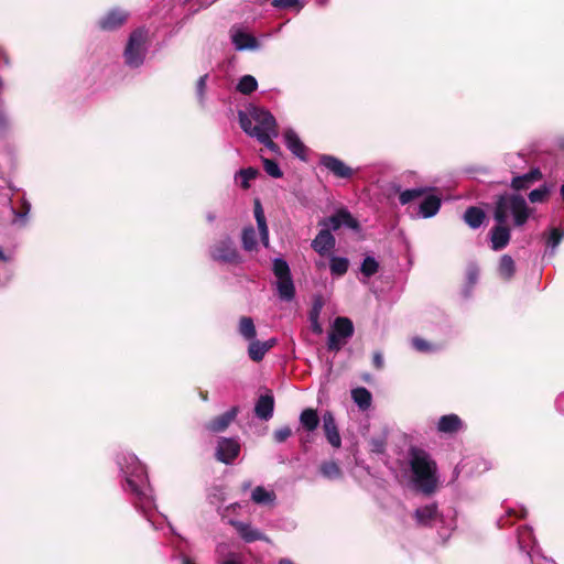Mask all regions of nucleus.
Returning a JSON list of instances; mask_svg holds the SVG:
<instances>
[{"label":"nucleus","instance_id":"obj_31","mask_svg":"<svg viewBox=\"0 0 564 564\" xmlns=\"http://www.w3.org/2000/svg\"><path fill=\"white\" fill-rule=\"evenodd\" d=\"M437 514L435 505H427L415 510V519L419 524H429Z\"/></svg>","mask_w":564,"mask_h":564},{"label":"nucleus","instance_id":"obj_39","mask_svg":"<svg viewBox=\"0 0 564 564\" xmlns=\"http://www.w3.org/2000/svg\"><path fill=\"white\" fill-rule=\"evenodd\" d=\"M258 175V170L253 167L242 169L236 174V181L245 189L249 188V182Z\"/></svg>","mask_w":564,"mask_h":564},{"label":"nucleus","instance_id":"obj_7","mask_svg":"<svg viewBox=\"0 0 564 564\" xmlns=\"http://www.w3.org/2000/svg\"><path fill=\"white\" fill-rule=\"evenodd\" d=\"M319 226L322 227V229H327L329 232L332 230L339 229L341 226L355 230L359 228L358 221L346 209H340L330 217L324 218L323 220L319 221Z\"/></svg>","mask_w":564,"mask_h":564},{"label":"nucleus","instance_id":"obj_14","mask_svg":"<svg viewBox=\"0 0 564 564\" xmlns=\"http://www.w3.org/2000/svg\"><path fill=\"white\" fill-rule=\"evenodd\" d=\"M335 237L327 229H321L312 241V248L319 254L324 256L330 252L335 247Z\"/></svg>","mask_w":564,"mask_h":564},{"label":"nucleus","instance_id":"obj_8","mask_svg":"<svg viewBox=\"0 0 564 564\" xmlns=\"http://www.w3.org/2000/svg\"><path fill=\"white\" fill-rule=\"evenodd\" d=\"M319 164L339 178H350L354 170L336 156L324 154L319 158Z\"/></svg>","mask_w":564,"mask_h":564},{"label":"nucleus","instance_id":"obj_16","mask_svg":"<svg viewBox=\"0 0 564 564\" xmlns=\"http://www.w3.org/2000/svg\"><path fill=\"white\" fill-rule=\"evenodd\" d=\"M274 411V399L270 393L260 395L254 405V414L260 420L268 421Z\"/></svg>","mask_w":564,"mask_h":564},{"label":"nucleus","instance_id":"obj_29","mask_svg":"<svg viewBox=\"0 0 564 564\" xmlns=\"http://www.w3.org/2000/svg\"><path fill=\"white\" fill-rule=\"evenodd\" d=\"M332 333L337 334V336L347 340L354 334V325L347 317H337L334 322V328Z\"/></svg>","mask_w":564,"mask_h":564},{"label":"nucleus","instance_id":"obj_37","mask_svg":"<svg viewBox=\"0 0 564 564\" xmlns=\"http://www.w3.org/2000/svg\"><path fill=\"white\" fill-rule=\"evenodd\" d=\"M349 262L343 257H332L329 262L330 272L334 275H344L348 270Z\"/></svg>","mask_w":564,"mask_h":564},{"label":"nucleus","instance_id":"obj_54","mask_svg":"<svg viewBox=\"0 0 564 564\" xmlns=\"http://www.w3.org/2000/svg\"><path fill=\"white\" fill-rule=\"evenodd\" d=\"M9 126V119L2 107H0V135H3L8 131Z\"/></svg>","mask_w":564,"mask_h":564},{"label":"nucleus","instance_id":"obj_17","mask_svg":"<svg viewBox=\"0 0 564 564\" xmlns=\"http://www.w3.org/2000/svg\"><path fill=\"white\" fill-rule=\"evenodd\" d=\"M238 414V408L234 406L221 415L217 416L213 421L206 424V429L213 433H219L225 431L229 424L236 419Z\"/></svg>","mask_w":564,"mask_h":564},{"label":"nucleus","instance_id":"obj_26","mask_svg":"<svg viewBox=\"0 0 564 564\" xmlns=\"http://www.w3.org/2000/svg\"><path fill=\"white\" fill-rule=\"evenodd\" d=\"M278 295L282 301L290 302L295 296V288L292 276L276 280Z\"/></svg>","mask_w":564,"mask_h":564},{"label":"nucleus","instance_id":"obj_51","mask_svg":"<svg viewBox=\"0 0 564 564\" xmlns=\"http://www.w3.org/2000/svg\"><path fill=\"white\" fill-rule=\"evenodd\" d=\"M272 6L278 9H290L297 7V11L302 9V4H300V0H273Z\"/></svg>","mask_w":564,"mask_h":564},{"label":"nucleus","instance_id":"obj_47","mask_svg":"<svg viewBox=\"0 0 564 564\" xmlns=\"http://www.w3.org/2000/svg\"><path fill=\"white\" fill-rule=\"evenodd\" d=\"M264 171L272 177L279 178L282 176V172L276 162L270 159H263Z\"/></svg>","mask_w":564,"mask_h":564},{"label":"nucleus","instance_id":"obj_11","mask_svg":"<svg viewBox=\"0 0 564 564\" xmlns=\"http://www.w3.org/2000/svg\"><path fill=\"white\" fill-rule=\"evenodd\" d=\"M322 422L327 442L334 448H339L341 446V437L334 414L330 411H326L322 416Z\"/></svg>","mask_w":564,"mask_h":564},{"label":"nucleus","instance_id":"obj_59","mask_svg":"<svg viewBox=\"0 0 564 564\" xmlns=\"http://www.w3.org/2000/svg\"><path fill=\"white\" fill-rule=\"evenodd\" d=\"M251 485H252V482L250 480L243 481L242 485H241V489L243 491H247V490H249L251 488Z\"/></svg>","mask_w":564,"mask_h":564},{"label":"nucleus","instance_id":"obj_12","mask_svg":"<svg viewBox=\"0 0 564 564\" xmlns=\"http://www.w3.org/2000/svg\"><path fill=\"white\" fill-rule=\"evenodd\" d=\"M231 41L237 51L257 50L259 47L257 39L240 28L231 29Z\"/></svg>","mask_w":564,"mask_h":564},{"label":"nucleus","instance_id":"obj_55","mask_svg":"<svg viewBox=\"0 0 564 564\" xmlns=\"http://www.w3.org/2000/svg\"><path fill=\"white\" fill-rule=\"evenodd\" d=\"M372 364L377 369L383 368L384 361H383V357H382L381 352L377 351L373 354Z\"/></svg>","mask_w":564,"mask_h":564},{"label":"nucleus","instance_id":"obj_22","mask_svg":"<svg viewBox=\"0 0 564 564\" xmlns=\"http://www.w3.org/2000/svg\"><path fill=\"white\" fill-rule=\"evenodd\" d=\"M463 429V421L456 414H447L440 417L437 431L440 433L453 434Z\"/></svg>","mask_w":564,"mask_h":564},{"label":"nucleus","instance_id":"obj_40","mask_svg":"<svg viewBox=\"0 0 564 564\" xmlns=\"http://www.w3.org/2000/svg\"><path fill=\"white\" fill-rule=\"evenodd\" d=\"M321 473L327 479H337L341 476V470L335 462H324L321 465Z\"/></svg>","mask_w":564,"mask_h":564},{"label":"nucleus","instance_id":"obj_13","mask_svg":"<svg viewBox=\"0 0 564 564\" xmlns=\"http://www.w3.org/2000/svg\"><path fill=\"white\" fill-rule=\"evenodd\" d=\"M510 241V229L506 224L497 223L490 230L491 248L495 251L501 250L508 246Z\"/></svg>","mask_w":564,"mask_h":564},{"label":"nucleus","instance_id":"obj_19","mask_svg":"<svg viewBox=\"0 0 564 564\" xmlns=\"http://www.w3.org/2000/svg\"><path fill=\"white\" fill-rule=\"evenodd\" d=\"M441 198L436 195H427L419 205L417 216L421 218H431L435 216L441 208Z\"/></svg>","mask_w":564,"mask_h":564},{"label":"nucleus","instance_id":"obj_53","mask_svg":"<svg viewBox=\"0 0 564 564\" xmlns=\"http://www.w3.org/2000/svg\"><path fill=\"white\" fill-rule=\"evenodd\" d=\"M386 448V442L382 438H372L370 441V451L376 454H382Z\"/></svg>","mask_w":564,"mask_h":564},{"label":"nucleus","instance_id":"obj_41","mask_svg":"<svg viewBox=\"0 0 564 564\" xmlns=\"http://www.w3.org/2000/svg\"><path fill=\"white\" fill-rule=\"evenodd\" d=\"M273 273L276 276V280L285 279L291 276V271L288 262L281 258H275L273 260Z\"/></svg>","mask_w":564,"mask_h":564},{"label":"nucleus","instance_id":"obj_45","mask_svg":"<svg viewBox=\"0 0 564 564\" xmlns=\"http://www.w3.org/2000/svg\"><path fill=\"white\" fill-rule=\"evenodd\" d=\"M550 193L551 187L547 185H542L529 193V199L531 203H542L546 199Z\"/></svg>","mask_w":564,"mask_h":564},{"label":"nucleus","instance_id":"obj_56","mask_svg":"<svg viewBox=\"0 0 564 564\" xmlns=\"http://www.w3.org/2000/svg\"><path fill=\"white\" fill-rule=\"evenodd\" d=\"M556 408L560 412L564 413V393L557 398Z\"/></svg>","mask_w":564,"mask_h":564},{"label":"nucleus","instance_id":"obj_2","mask_svg":"<svg viewBox=\"0 0 564 564\" xmlns=\"http://www.w3.org/2000/svg\"><path fill=\"white\" fill-rule=\"evenodd\" d=\"M525 199L518 194H503L496 202L494 218L499 224H506L510 218L514 226H523L531 215Z\"/></svg>","mask_w":564,"mask_h":564},{"label":"nucleus","instance_id":"obj_23","mask_svg":"<svg viewBox=\"0 0 564 564\" xmlns=\"http://www.w3.org/2000/svg\"><path fill=\"white\" fill-rule=\"evenodd\" d=\"M253 212H254V218H256V221L258 225L261 242L265 248H268L269 243H270L269 228L267 225L263 208L261 206V203L258 199H256V202H254V210Z\"/></svg>","mask_w":564,"mask_h":564},{"label":"nucleus","instance_id":"obj_44","mask_svg":"<svg viewBox=\"0 0 564 564\" xmlns=\"http://www.w3.org/2000/svg\"><path fill=\"white\" fill-rule=\"evenodd\" d=\"M378 269H379L378 261L373 257H369V256L364 259L361 267H360L361 273L367 278H370L375 273H377Z\"/></svg>","mask_w":564,"mask_h":564},{"label":"nucleus","instance_id":"obj_6","mask_svg":"<svg viewBox=\"0 0 564 564\" xmlns=\"http://www.w3.org/2000/svg\"><path fill=\"white\" fill-rule=\"evenodd\" d=\"M210 256L214 260L224 263L239 264L242 261L234 241L229 237L214 245L210 249Z\"/></svg>","mask_w":564,"mask_h":564},{"label":"nucleus","instance_id":"obj_43","mask_svg":"<svg viewBox=\"0 0 564 564\" xmlns=\"http://www.w3.org/2000/svg\"><path fill=\"white\" fill-rule=\"evenodd\" d=\"M564 238V230L558 228H551L546 238V245L551 249V252L554 253L555 249Z\"/></svg>","mask_w":564,"mask_h":564},{"label":"nucleus","instance_id":"obj_57","mask_svg":"<svg viewBox=\"0 0 564 564\" xmlns=\"http://www.w3.org/2000/svg\"><path fill=\"white\" fill-rule=\"evenodd\" d=\"M508 514H509V516H511V514H516V516H517V517H519V518H524V517H525V514H527V511H525L524 509H522V508H521L519 511H518V510L512 509V510H509V511H508Z\"/></svg>","mask_w":564,"mask_h":564},{"label":"nucleus","instance_id":"obj_62","mask_svg":"<svg viewBox=\"0 0 564 564\" xmlns=\"http://www.w3.org/2000/svg\"><path fill=\"white\" fill-rule=\"evenodd\" d=\"M182 562H183V564H194V563L192 562V560H191L189 557L185 556V555H184V556H182Z\"/></svg>","mask_w":564,"mask_h":564},{"label":"nucleus","instance_id":"obj_42","mask_svg":"<svg viewBox=\"0 0 564 564\" xmlns=\"http://www.w3.org/2000/svg\"><path fill=\"white\" fill-rule=\"evenodd\" d=\"M321 310H322V303L316 302V303H314V305L310 312L311 328L315 334H321L323 332L322 325L318 322Z\"/></svg>","mask_w":564,"mask_h":564},{"label":"nucleus","instance_id":"obj_5","mask_svg":"<svg viewBox=\"0 0 564 564\" xmlns=\"http://www.w3.org/2000/svg\"><path fill=\"white\" fill-rule=\"evenodd\" d=\"M147 40L148 31L144 29H137L130 34L123 53L124 63L129 67L137 68L143 64L147 54Z\"/></svg>","mask_w":564,"mask_h":564},{"label":"nucleus","instance_id":"obj_4","mask_svg":"<svg viewBox=\"0 0 564 564\" xmlns=\"http://www.w3.org/2000/svg\"><path fill=\"white\" fill-rule=\"evenodd\" d=\"M239 123L248 135L256 139L262 138V134H274L278 131L275 118L263 108L252 107L248 112L239 111Z\"/></svg>","mask_w":564,"mask_h":564},{"label":"nucleus","instance_id":"obj_64","mask_svg":"<svg viewBox=\"0 0 564 564\" xmlns=\"http://www.w3.org/2000/svg\"><path fill=\"white\" fill-rule=\"evenodd\" d=\"M544 564H556V563L552 560H544Z\"/></svg>","mask_w":564,"mask_h":564},{"label":"nucleus","instance_id":"obj_30","mask_svg":"<svg viewBox=\"0 0 564 564\" xmlns=\"http://www.w3.org/2000/svg\"><path fill=\"white\" fill-rule=\"evenodd\" d=\"M351 398L358 408L362 411L368 410L371 405L372 395L369 390L364 387L352 389Z\"/></svg>","mask_w":564,"mask_h":564},{"label":"nucleus","instance_id":"obj_50","mask_svg":"<svg viewBox=\"0 0 564 564\" xmlns=\"http://www.w3.org/2000/svg\"><path fill=\"white\" fill-rule=\"evenodd\" d=\"M278 134V131H275L274 134H262V138L257 140L264 144L271 152L278 153L280 149L278 144L273 142V138H276Z\"/></svg>","mask_w":564,"mask_h":564},{"label":"nucleus","instance_id":"obj_60","mask_svg":"<svg viewBox=\"0 0 564 564\" xmlns=\"http://www.w3.org/2000/svg\"><path fill=\"white\" fill-rule=\"evenodd\" d=\"M10 258L4 254L2 248L0 247V261H8Z\"/></svg>","mask_w":564,"mask_h":564},{"label":"nucleus","instance_id":"obj_21","mask_svg":"<svg viewBox=\"0 0 564 564\" xmlns=\"http://www.w3.org/2000/svg\"><path fill=\"white\" fill-rule=\"evenodd\" d=\"M249 347H248V355L249 358L253 361H260L263 359L265 354L274 346L275 340L269 339L267 341H260L256 338L252 340H249Z\"/></svg>","mask_w":564,"mask_h":564},{"label":"nucleus","instance_id":"obj_10","mask_svg":"<svg viewBox=\"0 0 564 564\" xmlns=\"http://www.w3.org/2000/svg\"><path fill=\"white\" fill-rule=\"evenodd\" d=\"M240 453V445L234 438H221L218 442L216 457L219 462L230 464Z\"/></svg>","mask_w":564,"mask_h":564},{"label":"nucleus","instance_id":"obj_28","mask_svg":"<svg viewBox=\"0 0 564 564\" xmlns=\"http://www.w3.org/2000/svg\"><path fill=\"white\" fill-rule=\"evenodd\" d=\"M464 221L473 229L479 228L485 220V213L479 207H469L464 213Z\"/></svg>","mask_w":564,"mask_h":564},{"label":"nucleus","instance_id":"obj_38","mask_svg":"<svg viewBox=\"0 0 564 564\" xmlns=\"http://www.w3.org/2000/svg\"><path fill=\"white\" fill-rule=\"evenodd\" d=\"M426 189L423 187H416L400 192L399 200L401 205H406L425 194Z\"/></svg>","mask_w":564,"mask_h":564},{"label":"nucleus","instance_id":"obj_32","mask_svg":"<svg viewBox=\"0 0 564 564\" xmlns=\"http://www.w3.org/2000/svg\"><path fill=\"white\" fill-rule=\"evenodd\" d=\"M242 247L246 251H254L258 247L257 231L252 226L245 227L241 234Z\"/></svg>","mask_w":564,"mask_h":564},{"label":"nucleus","instance_id":"obj_27","mask_svg":"<svg viewBox=\"0 0 564 564\" xmlns=\"http://www.w3.org/2000/svg\"><path fill=\"white\" fill-rule=\"evenodd\" d=\"M275 499V492L263 486H257L251 492V500L257 505H273Z\"/></svg>","mask_w":564,"mask_h":564},{"label":"nucleus","instance_id":"obj_24","mask_svg":"<svg viewBox=\"0 0 564 564\" xmlns=\"http://www.w3.org/2000/svg\"><path fill=\"white\" fill-rule=\"evenodd\" d=\"M542 178V173L539 169H533L529 173L519 175L512 178L511 186L516 191L527 189L536 181Z\"/></svg>","mask_w":564,"mask_h":564},{"label":"nucleus","instance_id":"obj_25","mask_svg":"<svg viewBox=\"0 0 564 564\" xmlns=\"http://www.w3.org/2000/svg\"><path fill=\"white\" fill-rule=\"evenodd\" d=\"M299 420H300L301 426L307 433H313L319 424V417H318L317 411L314 409H311V408L303 410L300 414Z\"/></svg>","mask_w":564,"mask_h":564},{"label":"nucleus","instance_id":"obj_34","mask_svg":"<svg viewBox=\"0 0 564 564\" xmlns=\"http://www.w3.org/2000/svg\"><path fill=\"white\" fill-rule=\"evenodd\" d=\"M258 88V82L252 75H243L239 78L236 89L242 95H250Z\"/></svg>","mask_w":564,"mask_h":564},{"label":"nucleus","instance_id":"obj_58","mask_svg":"<svg viewBox=\"0 0 564 564\" xmlns=\"http://www.w3.org/2000/svg\"><path fill=\"white\" fill-rule=\"evenodd\" d=\"M468 279L473 283L476 281V279H477V269L476 268H473V269L469 270Z\"/></svg>","mask_w":564,"mask_h":564},{"label":"nucleus","instance_id":"obj_52","mask_svg":"<svg viewBox=\"0 0 564 564\" xmlns=\"http://www.w3.org/2000/svg\"><path fill=\"white\" fill-rule=\"evenodd\" d=\"M292 435V430L289 426H283L281 429H278L274 434V441L276 443H283L285 442L290 436Z\"/></svg>","mask_w":564,"mask_h":564},{"label":"nucleus","instance_id":"obj_46","mask_svg":"<svg viewBox=\"0 0 564 564\" xmlns=\"http://www.w3.org/2000/svg\"><path fill=\"white\" fill-rule=\"evenodd\" d=\"M208 75L205 74L200 76L196 83V96L200 105L205 104V95L207 87Z\"/></svg>","mask_w":564,"mask_h":564},{"label":"nucleus","instance_id":"obj_33","mask_svg":"<svg viewBox=\"0 0 564 564\" xmlns=\"http://www.w3.org/2000/svg\"><path fill=\"white\" fill-rule=\"evenodd\" d=\"M238 332L248 341L254 339L257 330L252 318L247 316L241 317L239 319Z\"/></svg>","mask_w":564,"mask_h":564},{"label":"nucleus","instance_id":"obj_3","mask_svg":"<svg viewBox=\"0 0 564 564\" xmlns=\"http://www.w3.org/2000/svg\"><path fill=\"white\" fill-rule=\"evenodd\" d=\"M410 464L415 486L424 494L433 492L437 484L435 462L424 451L412 449Z\"/></svg>","mask_w":564,"mask_h":564},{"label":"nucleus","instance_id":"obj_49","mask_svg":"<svg viewBox=\"0 0 564 564\" xmlns=\"http://www.w3.org/2000/svg\"><path fill=\"white\" fill-rule=\"evenodd\" d=\"M346 339L337 336V334L330 333L328 335L327 348L332 351H338L345 344Z\"/></svg>","mask_w":564,"mask_h":564},{"label":"nucleus","instance_id":"obj_1","mask_svg":"<svg viewBox=\"0 0 564 564\" xmlns=\"http://www.w3.org/2000/svg\"><path fill=\"white\" fill-rule=\"evenodd\" d=\"M117 463L126 480L124 490L134 496L135 507L150 520L149 513L154 508V499L144 466L130 453L119 455Z\"/></svg>","mask_w":564,"mask_h":564},{"label":"nucleus","instance_id":"obj_15","mask_svg":"<svg viewBox=\"0 0 564 564\" xmlns=\"http://www.w3.org/2000/svg\"><path fill=\"white\" fill-rule=\"evenodd\" d=\"M283 138H284V143L286 145V148L297 158L302 159V160H305V155H306V147L304 145V143L301 141L300 137L297 135V133L291 129V128H288L284 133H283Z\"/></svg>","mask_w":564,"mask_h":564},{"label":"nucleus","instance_id":"obj_48","mask_svg":"<svg viewBox=\"0 0 564 564\" xmlns=\"http://www.w3.org/2000/svg\"><path fill=\"white\" fill-rule=\"evenodd\" d=\"M411 343H412L413 348L420 352L435 351V348L433 347L432 344H430L429 341H426L420 337H414Z\"/></svg>","mask_w":564,"mask_h":564},{"label":"nucleus","instance_id":"obj_20","mask_svg":"<svg viewBox=\"0 0 564 564\" xmlns=\"http://www.w3.org/2000/svg\"><path fill=\"white\" fill-rule=\"evenodd\" d=\"M217 564H245V557L241 553L228 550V546L220 543L216 546Z\"/></svg>","mask_w":564,"mask_h":564},{"label":"nucleus","instance_id":"obj_9","mask_svg":"<svg viewBox=\"0 0 564 564\" xmlns=\"http://www.w3.org/2000/svg\"><path fill=\"white\" fill-rule=\"evenodd\" d=\"M229 523L236 529L239 536L247 543L256 541L270 542V539L259 529L252 527L250 523L230 520Z\"/></svg>","mask_w":564,"mask_h":564},{"label":"nucleus","instance_id":"obj_35","mask_svg":"<svg viewBox=\"0 0 564 564\" xmlns=\"http://www.w3.org/2000/svg\"><path fill=\"white\" fill-rule=\"evenodd\" d=\"M514 272H516V264H514L513 259L508 254H503L499 262V274L503 279L509 280L513 276Z\"/></svg>","mask_w":564,"mask_h":564},{"label":"nucleus","instance_id":"obj_36","mask_svg":"<svg viewBox=\"0 0 564 564\" xmlns=\"http://www.w3.org/2000/svg\"><path fill=\"white\" fill-rule=\"evenodd\" d=\"M534 543L533 538V531L530 527H522L518 530V543L519 547L528 553L530 555V552L528 549L530 546V542Z\"/></svg>","mask_w":564,"mask_h":564},{"label":"nucleus","instance_id":"obj_63","mask_svg":"<svg viewBox=\"0 0 564 564\" xmlns=\"http://www.w3.org/2000/svg\"><path fill=\"white\" fill-rule=\"evenodd\" d=\"M561 196H562V199L564 200V184L561 186Z\"/></svg>","mask_w":564,"mask_h":564},{"label":"nucleus","instance_id":"obj_61","mask_svg":"<svg viewBox=\"0 0 564 564\" xmlns=\"http://www.w3.org/2000/svg\"><path fill=\"white\" fill-rule=\"evenodd\" d=\"M279 564H294L290 558L283 557L279 561Z\"/></svg>","mask_w":564,"mask_h":564},{"label":"nucleus","instance_id":"obj_18","mask_svg":"<svg viewBox=\"0 0 564 564\" xmlns=\"http://www.w3.org/2000/svg\"><path fill=\"white\" fill-rule=\"evenodd\" d=\"M128 14L124 11L113 9L100 19L99 26L102 30L111 31L122 25L126 22Z\"/></svg>","mask_w":564,"mask_h":564}]
</instances>
